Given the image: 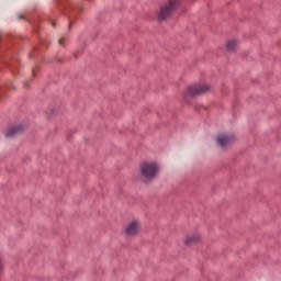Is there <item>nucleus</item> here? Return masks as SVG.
I'll return each instance as SVG.
<instances>
[{
	"mask_svg": "<svg viewBox=\"0 0 281 281\" xmlns=\"http://www.w3.org/2000/svg\"><path fill=\"white\" fill-rule=\"evenodd\" d=\"M142 170V175L146 178V179H153L154 177L157 176V164L155 162H144L140 167Z\"/></svg>",
	"mask_w": 281,
	"mask_h": 281,
	"instance_id": "f257e3e1",
	"label": "nucleus"
},
{
	"mask_svg": "<svg viewBox=\"0 0 281 281\" xmlns=\"http://www.w3.org/2000/svg\"><path fill=\"white\" fill-rule=\"evenodd\" d=\"M175 8H177L176 1H169V3L160 9L158 14L159 21H166V19L170 18L172 12H175Z\"/></svg>",
	"mask_w": 281,
	"mask_h": 281,
	"instance_id": "f03ea898",
	"label": "nucleus"
},
{
	"mask_svg": "<svg viewBox=\"0 0 281 281\" xmlns=\"http://www.w3.org/2000/svg\"><path fill=\"white\" fill-rule=\"evenodd\" d=\"M207 91V87L203 86H192L189 88L190 95H200V93H205Z\"/></svg>",
	"mask_w": 281,
	"mask_h": 281,
	"instance_id": "7ed1b4c3",
	"label": "nucleus"
},
{
	"mask_svg": "<svg viewBox=\"0 0 281 281\" xmlns=\"http://www.w3.org/2000/svg\"><path fill=\"white\" fill-rule=\"evenodd\" d=\"M138 229H139V223L138 222H132L126 228V235L127 236H135V234H137Z\"/></svg>",
	"mask_w": 281,
	"mask_h": 281,
	"instance_id": "20e7f679",
	"label": "nucleus"
},
{
	"mask_svg": "<svg viewBox=\"0 0 281 281\" xmlns=\"http://www.w3.org/2000/svg\"><path fill=\"white\" fill-rule=\"evenodd\" d=\"M19 131H21V127H12L7 132V137H14V135H16V133H19Z\"/></svg>",
	"mask_w": 281,
	"mask_h": 281,
	"instance_id": "39448f33",
	"label": "nucleus"
},
{
	"mask_svg": "<svg viewBox=\"0 0 281 281\" xmlns=\"http://www.w3.org/2000/svg\"><path fill=\"white\" fill-rule=\"evenodd\" d=\"M228 142H229V138H227L226 136L217 137V144H220V146H227Z\"/></svg>",
	"mask_w": 281,
	"mask_h": 281,
	"instance_id": "423d86ee",
	"label": "nucleus"
},
{
	"mask_svg": "<svg viewBox=\"0 0 281 281\" xmlns=\"http://www.w3.org/2000/svg\"><path fill=\"white\" fill-rule=\"evenodd\" d=\"M236 45H237L236 41L228 42L226 45L227 52H234V49H236Z\"/></svg>",
	"mask_w": 281,
	"mask_h": 281,
	"instance_id": "0eeeda50",
	"label": "nucleus"
},
{
	"mask_svg": "<svg viewBox=\"0 0 281 281\" xmlns=\"http://www.w3.org/2000/svg\"><path fill=\"white\" fill-rule=\"evenodd\" d=\"M199 240V237H189L186 239V245H192V243H196Z\"/></svg>",
	"mask_w": 281,
	"mask_h": 281,
	"instance_id": "6e6552de",
	"label": "nucleus"
},
{
	"mask_svg": "<svg viewBox=\"0 0 281 281\" xmlns=\"http://www.w3.org/2000/svg\"><path fill=\"white\" fill-rule=\"evenodd\" d=\"M63 43H64V40L63 38L59 40V45H63Z\"/></svg>",
	"mask_w": 281,
	"mask_h": 281,
	"instance_id": "1a4fd4ad",
	"label": "nucleus"
}]
</instances>
